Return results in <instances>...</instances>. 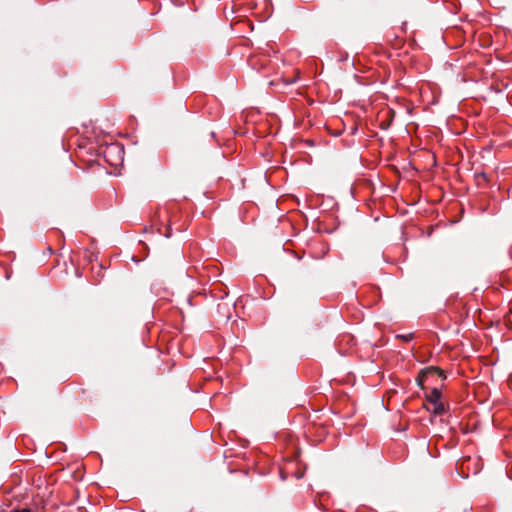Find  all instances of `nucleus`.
<instances>
[{
	"instance_id": "nucleus-1",
	"label": "nucleus",
	"mask_w": 512,
	"mask_h": 512,
	"mask_svg": "<svg viewBox=\"0 0 512 512\" xmlns=\"http://www.w3.org/2000/svg\"><path fill=\"white\" fill-rule=\"evenodd\" d=\"M104 153H105V156L117 154V156H118L117 160L119 162L123 161V149L119 145H115V144L110 145L109 147L106 148Z\"/></svg>"
},
{
	"instance_id": "nucleus-2",
	"label": "nucleus",
	"mask_w": 512,
	"mask_h": 512,
	"mask_svg": "<svg viewBox=\"0 0 512 512\" xmlns=\"http://www.w3.org/2000/svg\"><path fill=\"white\" fill-rule=\"evenodd\" d=\"M441 392L437 388H433L430 393L426 396V400L429 403V405L437 403L441 401Z\"/></svg>"
},
{
	"instance_id": "nucleus-3",
	"label": "nucleus",
	"mask_w": 512,
	"mask_h": 512,
	"mask_svg": "<svg viewBox=\"0 0 512 512\" xmlns=\"http://www.w3.org/2000/svg\"><path fill=\"white\" fill-rule=\"evenodd\" d=\"M432 408L427 407L428 410H431L435 415H442L445 413V405L443 402L439 401L437 403L431 404Z\"/></svg>"
},
{
	"instance_id": "nucleus-4",
	"label": "nucleus",
	"mask_w": 512,
	"mask_h": 512,
	"mask_svg": "<svg viewBox=\"0 0 512 512\" xmlns=\"http://www.w3.org/2000/svg\"><path fill=\"white\" fill-rule=\"evenodd\" d=\"M413 337V334H406V335H397V338L402 339L405 342H409Z\"/></svg>"
},
{
	"instance_id": "nucleus-5",
	"label": "nucleus",
	"mask_w": 512,
	"mask_h": 512,
	"mask_svg": "<svg viewBox=\"0 0 512 512\" xmlns=\"http://www.w3.org/2000/svg\"><path fill=\"white\" fill-rule=\"evenodd\" d=\"M433 370H434L435 372H437L439 375H442V371H441V370H439L438 368H433Z\"/></svg>"
},
{
	"instance_id": "nucleus-6",
	"label": "nucleus",
	"mask_w": 512,
	"mask_h": 512,
	"mask_svg": "<svg viewBox=\"0 0 512 512\" xmlns=\"http://www.w3.org/2000/svg\"><path fill=\"white\" fill-rule=\"evenodd\" d=\"M14 512H31V511H30V510H28V509H23V510H21V511H20V510H15Z\"/></svg>"
}]
</instances>
